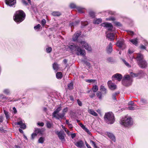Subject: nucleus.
<instances>
[{"label":"nucleus","instance_id":"obj_24","mask_svg":"<svg viewBox=\"0 0 148 148\" xmlns=\"http://www.w3.org/2000/svg\"><path fill=\"white\" fill-rule=\"evenodd\" d=\"M88 112L90 114L95 116H97L98 115L97 114L93 109H89Z\"/></svg>","mask_w":148,"mask_h":148},{"label":"nucleus","instance_id":"obj_61","mask_svg":"<svg viewBox=\"0 0 148 148\" xmlns=\"http://www.w3.org/2000/svg\"><path fill=\"white\" fill-rule=\"evenodd\" d=\"M37 125H39L41 126H44V124L43 122L39 123L38 122L37 123Z\"/></svg>","mask_w":148,"mask_h":148},{"label":"nucleus","instance_id":"obj_41","mask_svg":"<svg viewBox=\"0 0 148 148\" xmlns=\"http://www.w3.org/2000/svg\"><path fill=\"white\" fill-rule=\"evenodd\" d=\"M45 140V138H44L43 137H40L38 140V142L39 143H42Z\"/></svg>","mask_w":148,"mask_h":148},{"label":"nucleus","instance_id":"obj_39","mask_svg":"<svg viewBox=\"0 0 148 148\" xmlns=\"http://www.w3.org/2000/svg\"><path fill=\"white\" fill-rule=\"evenodd\" d=\"M85 81L86 82L89 83H94L96 81V80L95 79H85Z\"/></svg>","mask_w":148,"mask_h":148},{"label":"nucleus","instance_id":"obj_12","mask_svg":"<svg viewBox=\"0 0 148 148\" xmlns=\"http://www.w3.org/2000/svg\"><path fill=\"white\" fill-rule=\"evenodd\" d=\"M108 85L110 89L111 90H114L116 88V85L112 83L111 81H109L108 82Z\"/></svg>","mask_w":148,"mask_h":148},{"label":"nucleus","instance_id":"obj_36","mask_svg":"<svg viewBox=\"0 0 148 148\" xmlns=\"http://www.w3.org/2000/svg\"><path fill=\"white\" fill-rule=\"evenodd\" d=\"M56 77L58 79H61L62 77V75L60 72H58L56 74Z\"/></svg>","mask_w":148,"mask_h":148},{"label":"nucleus","instance_id":"obj_29","mask_svg":"<svg viewBox=\"0 0 148 148\" xmlns=\"http://www.w3.org/2000/svg\"><path fill=\"white\" fill-rule=\"evenodd\" d=\"M147 101L145 99L141 98L140 99V102L139 104H141V103H142L143 105L147 103Z\"/></svg>","mask_w":148,"mask_h":148},{"label":"nucleus","instance_id":"obj_20","mask_svg":"<svg viewBox=\"0 0 148 148\" xmlns=\"http://www.w3.org/2000/svg\"><path fill=\"white\" fill-rule=\"evenodd\" d=\"M100 90L102 92V93L103 94L105 95L107 93L106 88L103 85H101L100 86Z\"/></svg>","mask_w":148,"mask_h":148},{"label":"nucleus","instance_id":"obj_43","mask_svg":"<svg viewBox=\"0 0 148 148\" xmlns=\"http://www.w3.org/2000/svg\"><path fill=\"white\" fill-rule=\"evenodd\" d=\"M139 73H133L132 72L130 73L131 76L133 77H137L138 76Z\"/></svg>","mask_w":148,"mask_h":148},{"label":"nucleus","instance_id":"obj_21","mask_svg":"<svg viewBox=\"0 0 148 148\" xmlns=\"http://www.w3.org/2000/svg\"><path fill=\"white\" fill-rule=\"evenodd\" d=\"M115 35L113 34L110 33L108 34L107 35V37L110 39L111 40H114V37Z\"/></svg>","mask_w":148,"mask_h":148},{"label":"nucleus","instance_id":"obj_52","mask_svg":"<svg viewBox=\"0 0 148 148\" xmlns=\"http://www.w3.org/2000/svg\"><path fill=\"white\" fill-rule=\"evenodd\" d=\"M46 23V21L45 19H43L42 21L41 22V24L42 25L44 26Z\"/></svg>","mask_w":148,"mask_h":148},{"label":"nucleus","instance_id":"obj_5","mask_svg":"<svg viewBox=\"0 0 148 148\" xmlns=\"http://www.w3.org/2000/svg\"><path fill=\"white\" fill-rule=\"evenodd\" d=\"M79 47L84 48L89 51L91 52L92 50V48L88 43L84 41H81L77 42Z\"/></svg>","mask_w":148,"mask_h":148},{"label":"nucleus","instance_id":"obj_56","mask_svg":"<svg viewBox=\"0 0 148 148\" xmlns=\"http://www.w3.org/2000/svg\"><path fill=\"white\" fill-rule=\"evenodd\" d=\"M77 102L78 105L80 106H82V102L80 101L79 99L77 100Z\"/></svg>","mask_w":148,"mask_h":148},{"label":"nucleus","instance_id":"obj_48","mask_svg":"<svg viewBox=\"0 0 148 148\" xmlns=\"http://www.w3.org/2000/svg\"><path fill=\"white\" fill-rule=\"evenodd\" d=\"M106 20L108 21H112L113 22L115 20V18L113 17H110L106 18Z\"/></svg>","mask_w":148,"mask_h":148},{"label":"nucleus","instance_id":"obj_53","mask_svg":"<svg viewBox=\"0 0 148 148\" xmlns=\"http://www.w3.org/2000/svg\"><path fill=\"white\" fill-rule=\"evenodd\" d=\"M127 33L131 36H132L134 34V33L133 32L130 31H127Z\"/></svg>","mask_w":148,"mask_h":148},{"label":"nucleus","instance_id":"obj_16","mask_svg":"<svg viewBox=\"0 0 148 148\" xmlns=\"http://www.w3.org/2000/svg\"><path fill=\"white\" fill-rule=\"evenodd\" d=\"M81 32L79 31L77 32L73 36V41H75L77 40L78 37L81 35Z\"/></svg>","mask_w":148,"mask_h":148},{"label":"nucleus","instance_id":"obj_59","mask_svg":"<svg viewBox=\"0 0 148 148\" xmlns=\"http://www.w3.org/2000/svg\"><path fill=\"white\" fill-rule=\"evenodd\" d=\"M22 3L25 5H28V3L25 0H22Z\"/></svg>","mask_w":148,"mask_h":148},{"label":"nucleus","instance_id":"obj_62","mask_svg":"<svg viewBox=\"0 0 148 148\" xmlns=\"http://www.w3.org/2000/svg\"><path fill=\"white\" fill-rule=\"evenodd\" d=\"M70 135H71V137L72 139H73L75 138L76 136V134L75 133L70 134Z\"/></svg>","mask_w":148,"mask_h":148},{"label":"nucleus","instance_id":"obj_23","mask_svg":"<svg viewBox=\"0 0 148 148\" xmlns=\"http://www.w3.org/2000/svg\"><path fill=\"white\" fill-rule=\"evenodd\" d=\"M76 9L79 13H83L84 12L85 9L84 8L79 6H77L76 7Z\"/></svg>","mask_w":148,"mask_h":148},{"label":"nucleus","instance_id":"obj_42","mask_svg":"<svg viewBox=\"0 0 148 148\" xmlns=\"http://www.w3.org/2000/svg\"><path fill=\"white\" fill-rule=\"evenodd\" d=\"M113 23L115 24V25L117 26H121V23L115 21V20L113 21Z\"/></svg>","mask_w":148,"mask_h":148},{"label":"nucleus","instance_id":"obj_45","mask_svg":"<svg viewBox=\"0 0 148 148\" xmlns=\"http://www.w3.org/2000/svg\"><path fill=\"white\" fill-rule=\"evenodd\" d=\"M3 92L5 94L8 95L10 94V90L8 89H4Z\"/></svg>","mask_w":148,"mask_h":148},{"label":"nucleus","instance_id":"obj_60","mask_svg":"<svg viewBox=\"0 0 148 148\" xmlns=\"http://www.w3.org/2000/svg\"><path fill=\"white\" fill-rule=\"evenodd\" d=\"M64 130L66 133L69 136V135H70V132H69V131L66 128L65 129V130Z\"/></svg>","mask_w":148,"mask_h":148},{"label":"nucleus","instance_id":"obj_13","mask_svg":"<svg viewBox=\"0 0 148 148\" xmlns=\"http://www.w3.org/2000/svg\"><path fill=\"white\" fill-rule=\"evenodd\" d=\"M122 77V75L119 73H116L112 77V79L113 81L114 80V78L118 80V81H120L121 80Z\"/></svg>","mask_w":148,"mask_h":148},{"label":"nucleus","instance_id":"obj_8","mask_svg":"<svg viewBox=\"0 0 148 148\" xmlns=\"http://www.w3.org/2000/svg\"><path fill=\"white\" fill-rule=\"evenodd\" d=\"M101 25L106 27L109 31H112L113 29V26L111 23H104L101 24Z\"/></svg>","mask_w":148,"mask_h":148},{"label":"nucleus","instance_id":"obj_35","mask_svg":"<svg viewBox=\"0 0 148 148\" xmlns=\"http://www.w3.org/2000/svg\"><path fill=\"white\" fill-rule=\"evenodd\" d=\"M107 61L110 63H113L114 62V60L111 57H109L107 59Z\"/></svg>","mask_w":148,"mask_h":148},{"label":"nucleus","instance_id":"obj_47","mask_svg":"<svg viewBox=\"0 0 148 148\" xmlns=\"http://www.w3.org/2000/svg\"><path fill=\"white\" fill-rule=\"evenodd\" d=\"M89 14L90 16L92 18L94 17L95 16V13L93 12L92 11H90L89 12Z\"/></svg>","mask_w":148,"mask_h":148},{"label":"nucleus","instance_id":"obj_46","mask_svg":"<svg viewBox=\"0 0 148 148\" xmlns=\"http://www.w3.org/2000/svg\"><path fill=\"white\" fill-rule=\"evenodd\" d=\"M47 126V128H50L52 126V124L50 122L47 121L46 123Z\"/></svg>","mask_w":148,"mask_h":148},{"label":"nucleus","instance_id":"obj_57","mask_svg":"<svg viewBox=\"0 0 148 148\" xmlns=\"http://www.w3.org/2000/svg\"><path fill=\"white\" fill-rule=\"evenodd\" d=\"M89 96L91 98H93L95 96V93H92L91 94L89 95Z\"/></svg>","mask_w":148,"mask_h":148},{"label":"nucleus","instance_id":"obj_55","mask_svg":"<svg viewBox=\"0 0 148 148\" xmlns=\"http://www.w3.org/2000/svg\"><path fill=\"white\" fill-rule=\"evenodd\" d=\"M68 108L67 107H66L64 108L62 110V112L63 113H65L68 111Z\"/></svg>","mask_w":148,"mask_h":148},{"label":"nucleus","instance_id":"obj_9","mask_svg":"<svg viewBox=\"0 0 148 148\" xmlns=\"http://www.w3.org/2000/svg\"><path fill=\"white\" fill-rule=\"evenodd\" d=\"M132 58L135 59L137 62L138 64L143 60H145L144 59V56L143 55L140 53L137 54V56L136 58L133 57Z\"/></svg>","mask_w":148,"mask_h":148},{"label":"nucleus","instance_id":"obj_33","mask_svg":"<svg viewBox=\"0 0 148 148\" xmlns=\"http://www.w3.org/2000/svg\"><path fill=\"white\" fill-rule=\"evenodd\" d=\"M79 22V21H77L74 22H72L70 23L69 25L71 27L75 26L78 24Z\"/></svg>","mask_w":148,"mask_h":148},{"label":"nucleus","instance_id":"obj_3","mask_svg":"<svg viewBox=\"0 0 148 148\" xmlns=\"http://www.w3.org/2000/svg\"><path fill=\"white\" fill-rule=\"evenodd\" d=\"M104 118L105 122L108 124H113L115 121L114 114L111 112L106 113L104 116Z\"/></svg>","mask_w":148,"mask_h":148},{"label":"nucleus","instance_id":"obj_58","mask_svg":"<svg viewBox=\"0 0 148 148\" xmlns=\"http://www.w3.org/2000/svg\"><path fill=\"white\" fill-rule=\"evenodd\" d=\"M37 134L35 133H33L32 134V139H33L36 136Z\"/></svg>","mask_w":148,"mask_h":148},{"label":"nucleus","instance_id":"obj_10","mask_svg":"<svg viewBox=\"0 0 148 148\" xmlns=\"http://www.w3.org/2000/svg\"><path fill=\"white\" fill-rule=\"evenodd\" d=\"M138 64L139 66L141 68H145L147 67V63L145 60L139 62Z\"/></svg>","mask_w":148,"mask_h":148},{"label":"nucleus","instance_id":"obj_44","mask_svg":"<svg viewBox=\"0 0 148 148\" xmlns=\"http://www.w3.org/2000/svg\"><path fill=\"white\" fill-rule=\"evenodd\" d=\"M4 113L7 119H8L9 118V115L8 114V112L5 110H3Z\"/></svg>","mask_w":148,"mask_h":148},{"label":"nucleus","instance_id":"obj_14","mask_svg":"<svg viewBox=\"0 0 148 148\" xmlns=\"http://www.w3.org/2000/svg\"><path fill=\"white\" fill-rule=\"evenodd\" d=\"M112 44L111 43H110L106 48V52L108 54H110L112 52Z\"/></svg>","mask_w":148,"mask_h":148},{"label":"nucleus","instance_id":"obj_37","mask_svg":"<svg viewBox=\"0 0 148 148\" xmlns=\"http://www.w3.org/2000/svg\"><path fill=\"white\" fill-rule=\"evenodd\" d=\"M98 90V87L97 86L95 85L93 86L92 88V90L94 92H96Z\"/></svg>","mask_w":148,"mask_h":148},{"label":"nucleus","instance_id":"obj_49","mask_svg":"<svg viewBox=\"0 0 148 148\" xmlns=\"http://www.w3.org/2000/svg\"><path fill=\"white\" fill-rule=\"evenodd\" d=\"M70 7L71 8H76V7H77L76 6L75 4L73 3H71L70 4Z\"/></svg>","mask_w":148,"mask_h":148},{"label":"nucleus","instance_id":"obj_11","mask_svg":"<svg viewBox=\"0 0 148 148\" xmlns=\"http://www.w3.org/2000/svg\"><path fill=\"white\" fill-rule=\"evenodd\" d=\"M6 4L10 7L14 5L16 2V0H5Z\"/></svg>","mask_w":148,"mask_h":148},{"label":"nucleus","instance_id":"obj_30","mask_svg":"<svg viewBox=\"0 0 148 148\" xmlns=\"http://www.w3.org/2000/svg\"><path fill=\"white\" fill-rule=\"evenodd\" d=\"M65 115V113H63L62 112V113H60L57 114V117L58 118H56L57 119H59V118L62 119L63 118L64 116Z\"/></svg>","mask_w":148,"mask_h":148},{"label":"nucleus","instance_id":"obj_19","mask_svg":"<svg viewBox=\"0 0 148 148\" xmlns=\"http://www.w3.org/2000/svg\"><path fill=\"white\" fill-rule=\"evenodd\" d=\"M75 145L78 147H82L84 145L83 142L81 141L80 140L77 141L75 143Z\"/></svg>","mask_w":148,"mask_h":148},{"label":"nucleus","instance_id":"obj_63","mask_svg":"<svg viewBox=\"0 0 148 148\" xmlns=\"http://www.w3.org/2000/svg\"><path fill=\"white\" fill-rule=\"evenodd\" d=\"M134 52V51L133 50L129 49L128 50V53L130 54H131Z\"/></svg>","mask_w":148,"mask_h":148},{"label":"nucleus","instance_id":"obj_2","mask_svg":"<svg viewBox=\"0 0 148 148\" xmlns=\"http://www.w3.org/2000/svg\"><path fill=\"white\" fill-rule=\"evenodd\" d=\"M25 14L22 10L17 11L14 16V19L16 22L20 23L23 21L25 17Z\"/></svg>","mask_w":148,"mask_h":148},{"label":"nucleus","instance_id":"obj_28","mask_svg":"<svg viewBox=\"0 0 148 148\" xmlns=\"http://www.w3.org/2000/svg\"><path fill=\"white\" fill-rule=\"evenodd\" d=\"M130 41L134 45L136 46H137L138 45L137 39V38L130 40Z\"/></svg>","mask_w":148,"mask_h":148},{"label":"nucleus","instance_id":"obj_40","mask_svg":"<svg viewBox=\"0 0 148 148\" xmlns=\"http://www.w3.org/2000/svg\"><path fill=\"white\" fill-rule=\"evenodd\" d=\"M122 61L123 62L124 64H125V65L128 67H131V66L130 64L129 63H128L124 59H123Z\"/></svg>","mask_w":148,"mask_h":148},{"label":"nucleus","instance_id":"obj_22","mask_svg":"<svg viewBox=\"0 0 148 148\" xmlns=\"http://www.w3.org/2000/svg\"><path fill=\"white\" fill-rule=\"evenodd\" d=\"M108 137L114 141H115V138L114 136L112 133L109 132L107 133Z\"/></svg>","mask_w":148,"mask_h":148},{"label":"nucleus","instance_id":"obj_54","mask_svg":"<svg viewBox=\"0 0 148 148\" xmlns=\"http://www.w3.org/2000/svg\"><path fill=\"white\" fill-rule=\"evenodd\" d=\"M133 106H129L128 107V109L130 110H134L136 108Z\"/></svg>","mask_w":148,"mask_h":148},{"label":"nucleus","instance_id":"obj_38","mask_svg":"<svg viewBox=\"0 0 148 148\" xmlns=\"http://www.w3.org/2000/svg\"><path fill=\"white\" fill-rule=\"evenodd\" d=\"M119 92H116L114 93L112 95V98L114 100H116V96L118 94H119Z\"/></svg>","mask_w":148,"mask_h":148},{"label":"nucleus","instance_id":"obj_6","mask_svg":"<svg viewBox=\"0 0 148 148\" xmlns=\"http://www.w3.org/2000/svg\"><path fill=\"white\" fill-rule=\"evenodd\" d=\"M132 82V78L129 75H126L122 80V83L125 86H128L131 84Z\"/></svg>","mask_w":148,"mask_h":148},{"label":"nucleus","instance_id":"obj_31","mask_svg":"<svg viewBox=\"0 0 148 148\" xmlns=\"http://www.w3.org/2000/svg\"><path fill=\"white\" fill-rule=\"evenodd\" d=\"M68 87L69 89L70 90H72L73 88V85L72 82L68 84Z\"/></svg>","mask_w":148,"mask_h":148},{"label":"nucleus","instance_id":"obj_32","mask_svg":"<svg viewBox=\"0 0 148 148\" xmlns=\"http://www.w3.org/2000/svg\"><path fill=\"white\" fill-rule=\"evenodd\" d=\"M102 21V19L101 18H98L94 20L93 21V23L94 24H99L101 23Z\"/></svg>","mask_w":148,"mask_h":148},{"label":"nucleus","instance_id":"obj_17","mask_svg":"<svg viewBox=\"0 0 148 148\" xmlns=\"http://www.w3.org/2000/svg\"><path fill=\"white\" fill-rule=\"evenodd\" d=\"M116 44L119 47L122 48L123 46H124V40L122 39L120 40L117 42Z\"/></svg>","mask_w":148,"mask_h":148},{"label":"nucleus","instance_id":"obj_64","mask_svg":"<svg viewBox=\"0 0 148 148\" xmlns=\"http://www.w3.org/2000/svg\"><path fill=\"white\" fill-rule=\"evenodd\" d=\"M129 105H131L132 106H134V103L133 101H130L128 103Z\"/></svg>","mask_w":148,"mask_h":148},{"label":"nucleus","instance_id":"obj_26","mask_svg":"<svg viewBox=\"0 0 148 148\" xmlns=\"http://www.w3.org/2000/svg\"><path fill=\"white\" fill-rule=\"evenodd\" d=\"M53 68L54 70L57 71L59 69L58 65L56 62H54L53 65Z\"/></svg>","mask_w":148,"mask_h":148},{"label":"nucleus","instance_id":"obj_34","mask_svg":"<svg viewBox=\"0 0 148 148\" xmlns=\"http://www.w3.org/2000/svg\"><path fill=\"white\" fill-rule=\"evenodd\" d=\"M52 14L55 16H59L61 15V13L58 12H53L52 13Z\"/></svg>","mask_w":148,"mask_h":148},{"label":"nucleus","instance_id":"obj_4","mask_svg":"<svg viewBox=\"0 0 148 148\" xmlns=\"http://www.w3.org/2000/svg\"><path fill=\"white\" fill-rule=\"evenodd\" d=\"M133 123L132 119L130 117H126L122 119L120 121V123L125 127H128L132 125Z\"/></svg>","mask_w":148,"mask_h":148},{"label":"nucleus","instance_id":"obj_51","mask_svg":"<svg viewBox=\"0 0 148 148\" xmlns=\"http://www.w3.org/2000/svg\"><path fill=\"white\" fill-rule=\"evenodd\" d=\"M41 25L40 24H38L37 25L34 27V29L35 30H37L40 28V27Z\"/></svg>","mask_w":148,"mask_h":148},{"label":"nucleus","instance_id":"obj_18","mask_svg":"<svg viewBox=\"0 0 148 148\" xmlns=\"http://www.w3.org/2000/svg\"><path fill=\"white\" fill-rule=\"evenodd\" d=\"M16 124L19 125L20 128L23 129H25L26 128V125L25 124L23 123V121L22 120H21L17 122Z\"/></svg>","mask_w":148,"mask_h":148},{"label":"nucleus","instance_id":"obj_27","mask_svg":"<svg viewBox=\"0 0 148 148\" xmlns=\"http://www.w3.org/2000/svg\"><path fill=\"white\" fill-rule=\"evenodd\" d=\"M82 61L86 64V65L88 67L89 69L91 67V65L90 64V63L89 62L83 60H82Z\"/></svg>","mask_w":148,"mask_h":148},{"label":"nucleus","instance_id":"obj_15","mask_svg":"<svg viewBox=\"0 0 148 148\" xmlns=\"http://www.w3.org/2000/svg\"><path fill=\"white\" fill-rule=\"evenodd\" d=\"M62 108L61 106L58 107L56 110L53 113L52 116L53 117L56 118H58L57 117V114H58V113L61 110Z\"/></svg>","mask_w":148,"mask_h":148},{"label":"nucleus","instance_id":"obj_1","mask_svg":"<svg viewBox=\"0 0 148 148\" xmlns=\"http://www.w3.org/2000/svg\"><path fill=\"white\" fill-rule=\"evenodd\" d=\"M68 47L72 51H75L76 53L78 56L81 55L83 56H85L84 58L86 59V57L85 56L86 52L85 50L77 45L73 43H70L68 45Z\"/></svg>","mask_w":148,"mask_h":148},{"label":"nucleus","instance_id":"obj_25","mask_svg":"<svg viewBox=\"0 0 148 148\" xmlns=\"http://www.w3.org/2000/svg\"><path fill=\"white\" fill-rule=\"evenodd\" d=\"M96 95L99 99L101 100L102 99V96L101 92L100 91H98L96 93Z\"/></svg>","mask_w":148,"mask_h":148},{"label":"nucleus","instance_id":"obj_7","mask_svg":"<svg viewBox=\"0 0 148 148\" xmlns=\"http://www.w3.org/2000/svg\"><path fill=\"white\" fill-rule=\"evenodd\" d=\"M56 133L58 135L59 138L61 140L62 142L64 143L65 142V134L64 133L63 131H60V132L57 131Z\"/></svg>","mask_w":148,"mask_h":148},{"label":"nucleus","instance_id":"obj_50","mask_svg":"<svg viewBox=\"0 0 148 148\" xmlns=\"http://www.w3.org/2000/svg\"><path fill=\"white\" fill-rule=\"evenodd\" d=\"M52 48L51 47H49L46 49V52L48 53H49L51 52L52 51Z\"/></svg>","mask_w":148,"mask_h":148}]
</instances>
